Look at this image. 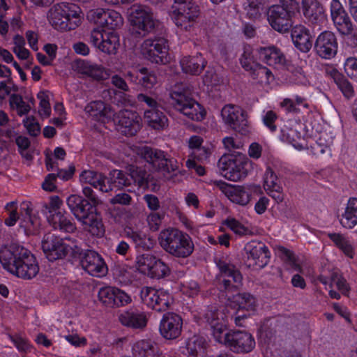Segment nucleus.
I'll use <instances>...</instances> for the list:
<instances>
[{
    "label": "nucleus",
    "instance_id": "obj_40",
    "mask_svg": "<svg viewBox=\"0 0 357 357\" xmlns=\"http://www.w3.org/2000/svg\"><path fill=\"white\" fill-rule=\"evenodd\" d=\"M119 319L123 325L135 328H143L147 322L144 313L133 310L123 311L119 314Z\"/></svg>",
    "mask_w": 357,
    "mask_h": 357
},
{
    "label": "nucleus",
    "instance_id": "obj_11",
    "mask_svg": "<svg viewBox=\"0 0 357 357\" xmlns=\"http://www.w3.org/2000/svg\"><path fill=\"white\" fill-rule=\"evenodd\" d=\"M199 13L198 6L192 0H174L171 17L178 27L187 31Z\"/></svg>",
    "mask_w": 357,
    "mask_h": 357
},
{
    "label": "nucleus",
    "instance_id": "obj_35",
    "mask_svg": "<svg viewBox=\"0 0 357 357\" xmlns=\"http://www.w3.org/2000/svg\"><path fill=\"white\" fill-rule=\"evenodd\" d=\"M315 49L322 58L331 59L335 56L337 51V43L335 35L330 31L321 33L317 39Z\"/></svg>",
    "mask_w": 357,
    "mask_h": 357
},
{
    "label": "nucleus",
    "instance_id": "obj_25",
    "mask_svg": "<svg viewBox=\"0 0 357 357\" xmlns=\"http://www.w3.org/2000/svg\"><path fill=\"white\" fill-rule=\"evenodd\" d=\"M247 260L250 266L261 268L269 261V252L267 247L260 242L251 241L245 246Z\"/></svg>",
    "mask_w": 357,
    "mask_h": 357
},
{
    "label": "nucleus",
    "instance_id": "obj_43",
    "mask_svg": "<svg viewBox=\"0 0 357 357\" xmlns=\"http://www.w3.org/2000/svg\"><path fill=\"white\" fill-rule=\"evenodd\" d=\"M132 351L139 357H165L162 352L149 340L136 342L132 346Z\"/></svg>",
    "mask_w": 357,
    "mask_h": 357
},
{
    "label": "nucleus",
    "instance_id": "obj_26",
    "mask_svg": "<svg viewBox=\"0 0 357 357\" xmlns=\"http://www.w3.org/2000/svg\"><path fill=\"white\" fill-rule=\"evenodd\" d=\"M231 306L236 309L235 323L241 326V319H243L252 314L256 310L255 298L250 294H238L233 296L231 301Z\"/></svg>",
    "mask_w": 357,
    "mask_h": 357
},
{
    "label": "nucleus",
    "instance_id": "obj_53",
    "mask_svg": "<svg viewBox=\"0 0 357 357\" xmlns=\"http://www.w3.org/2000/svg\"><path fill=\"white\" fill-rule=\"evenodd\" d=\"M9 105L10 108L15 110L20 116L28 114L31 109V105L26 102L22 96L17 94H13L10 97Z\"/></svg>",
    "mask_w": 357,
    "mask_h": 357
},
{
    "label": "nucleus",
    "instance_id": "obj_21",
    "mask_svg": "<svg viewBox=\"0 0 357 357\" xmlns=\"http://www.w3.org/2000/svg\"><path fill=\"white\" fill-rule=\"evenodd\" d=\"M302 125L296 120L286 121L280 129L279 139L291 144L297 151H304L307 148V140L301 134Z\"/></svg>",
    "mask_w": 357,
    "mask_h": 357
},
{
    "label": "nucleus",
    "instance_id": "obj_32",
    "mask_svg": "<svg viewBox=\"0 0 357 357\" xmlns=\"http://www.w3.org/2000/svg\"><path fill=\"white\" fill-rule=\"evenodd\" d=\"M73 69L78 74L96 80L106 79L109 75L102 66L92 63L88 60H76L73 64Z\"/></svg>",
    "mask_w": 357,
    "mask_h": 357
},
{
    "label": "nucleus",
    "instance_id": "obj_19",
    "mask_svg": "<svg viewBox=\"0 0 357 357\" xmlns=\"http://www.w3.org/2000/svg\"><path fill=\"white\" fill-rule=\"evenodd\" d=\"M62 204V201L58 196L51 197L47 216V220L56 229L65 232H73L75 230V226L66 216V213L61 209Z\"/></svg>",
    "mask_w": 357,
    "mask_h": 357
},
{
    "label": "nucleus",
    "instance_id": "obj_13",
    "mask_svg": "<svg viewBox=\"0 0 357 357\" xmlns=\"http://www.w3.org/2000/svg\"><path fill=\"white\" fill-rule=\"evenodd\" d=\"M171 98L174 108L186 118L195 121L204 119L206 115L205 109L192 98L178 91L172 92Z\"/></svg>",
    "mask_w": 357,
    "mask_h": 357
},
{
    "label": "nucleus",
    "instance_id": "obj_51",
    "mask_svg": "<svg viewBox=\"0 0 357 357\" xmlns=\"http://www.w3.org/2000/svg\"><path fill=\"white\" fill-rule=\"evenodd\" d=\"M278 252L286 261L287 266L289 269L293 271H301V263L291 251L284 247H280L278 249Z\"/></svg>",
    "mask_w": 357,
    "mask_h": 357
},
{
    "label": "nucleus",
    "instance_id": "obj_47",
    "mask_svg": "<svg viewBox=\"0 0 357 357\" xmlns=\"http://www.w3.org/2000/svg\"><path fill=\"white\" fill-rule=\"evenodd\" d=\"M252 78L263 86L269 85L274 79L271 71L265 66L256 65L254 70L250 72Z\"/></svg>",
    "mask_w": 357,
    "mask_h": 357
},
{
    "label": "nucleus",
    "instance_id": "obj_15",
    "mask_svg": "<svg viewBox=\"0 0 357 357\" xmlns=\"http://www.w3.org/2000/svg\"><path fill=\"white\" fill-rule=\"evenodd\" d=\"M135 266L139 272L151 278H162L170 273L169 266L162 259L150 253L138 255Z\"/></svg>",
    "mask_w": 357,
    "mask_h": 357
},
{
    "label": "nucleus",
    "instance_id": "obj_7",
    "mask_svg": "<svg viewBox=\"0 0 357 357\" xmlns=\"http://www.w3.org/2000/svg\"><path fill=\"white\" fill-rule=\"evenodd\" d=\"M220 166L225 172V176L233 181L245 178L253 169V162L241 153L222 157Z\"/></svg>",
    "mask_w": 357,
    "mask_h": 357
},
{
    "label": "nucleus",
    "instance_id": "obj_30",
    "mask_svg": "<svg viewBox=\"0 0 357 357\" xmlns=\"http://www.w3.org/2000/svg\"><path fill=\"white\" fill-rule=\"evenodd\" d=\"M114 121L118 123L119 130L124 135H134L140 128L141 118L135 112L131 110H122L116 117L114 116Z\"/></svg>",
    "mask_w": 357,
    "mask_h": 357
},
{
    "label": "nucleus",
    "instance_id": "obj_33",
    "mask_svg": "<svg viewBox=\"0 0 357 357\" xmlns=\"http://www.w3.org/2000/svg\"><path fill=\"white\" fill-rule=\"evenodd\" d=\"M263 188L276 202L284 200V194L280 179L273 170L267 167L263 176Z\"/></svg>",
    "mask_w": 357,
    "mask_h": 357
},
{
    "label": "nucleus",
    "instance_id": "obj_44",
    "mask_svg": "<svg viewBox=\"0 0 357 357\" xmlns=\"http://www.w3.org/2000/svg\"><path fill=\"white\" fill-rule=\"evenodd\" d=\"M181 352L185 357H203L204 342L199 337L190 338L185 346L181 348Z\"/></svg>",
    "mask_w": 357,
    "mask_h": 357
},
{
    "label": "nucleus",
    "instance_id": "obj_46",
    "mask_svg": "<svg viewBox=\"0 0 357 357\" xmlns=\"http://www.w3.org/2000/svg\"><path fill=\"white\" fill-rule=\"evenodd\" d=\"M304 15L312 21L321 18L324 15V9L316 0H303Z\"/></svg>",
    "mask_w": 357,
    "mask_h": 357
},
{
    "label": "nucleus",
    "instance_id": "obj_2",
    "mask_svg": "<svg viewBox=\"0 0 357 357\" xmlns=\"http://www.w3.org/2000/svg\"><path fill=\"white\" fill-rule=\"evenodd\" d=\"M91 201L92 203L81 196L71 195L66 202L69 209L85 231L93 236H102L105 230L101 216L95 206L97 202L94 197H91Z\"/></svg>",
    "mask_w": 357,
    "mask_h": 357
},
{
    "label": "nucleus",
    "instance_id": "obj_48",
    "mask_svg": "<svg viewBox=\"0 0 357 357\" xmlns=\"http://www.w3.org/2000/svg\"><path fill=\"white\" fill-rule=\"evenodd\" d=\"M336 290H338L342 294H347L349 288L346 280L340 275H335L330 284L329 294L331 298L339 299L340 294Z\"/></svg>",
    "mask_w": 357,
    "mask_h": 357
},
{
    "label": "nucleus",
    "instance_id": "obj_63",
    "mask_svg": "<svg viewBox=\"0 0 357 357\" xmlns=\"http://www.w3.org/2000/svg\"><path fill=\"white\" fill-rule=\"evenodd\" d=\"M247 14L251 17L256 18L260 15L261 3L259 0H248L245 6Z\"/></svg>",
    "mask_w": 357,
    "mask_h": 357
},
{
    "label": "nucleus",
    "instance_id": "obj_59",
    "mask_svg": "<svg viewBox=\"0 0 357 357\" xmlns=\"http://www.w3.org/2000/svg\"><path fill=\"white\" fill-rule=\"evenodd\" d=\"M344 69L347 75L357 82V58H347L344 63Z\"/></svg>",
    "mask_w": 357,
    "mask_h": 357
},
{
    "label": "nucleus",
    "instance_id": "obj_28",
    "mask_svg": "<svg viewBox=\"0 0 357 357\" xmlns=\"http://www.w3.org/2000/svg\"><path fill=\"white\" fill-rule=\"evenodd\" d=\"M85 114L91 121L98 123H106L114 120L115 113L112 107L100 100L92 101L84 108Z\"/></svg>",
    "mask_w": 357,
    "mask_h": 357
},
{
    "label": "nucleus",
    "instance_id": "obj_6",
    "mask_svg": "<svg viewBox=\"0 0 357 357\" xmlns=\"http://www.w3.org/2000/svg\"><path fill=\"white\" fill-rule=\"evenodd\" d=\"M137 153L152 165L158 178H169L172 173L178 169L177 162L169 158L162 151L153 150L147 146L139 147Z\"/></svg>",
    "mask_w": 357,
    "mask_h": 357
},
{
    "label": "nucleus",
    "instance_id": "obj_5",
    "mask_svg": "<svg viewBox=\"0 0 357 357\" xmlns=\"http://www.w3.org/2000/svg\"><path fill=\"white\" fill-rule=\"evenodd\" d=\"M48 20L56 29H73L81 23L80 9L74 4H56L49 10Z\"/></svg>",
    "mask_w": 357,
    "mask_h": 357
},
{
    "label": "nucleus",
    "instance_id": "obj_57",
    "mask_svg": "<svg viewBox=\"0 0 357 357\" xmlns=\"http://www.w3.org/2000/svg\"><path fill=\"white\" fill-rule=\"evenodd\" d=\"M107 10H105L103 8H93L90 10L87 13V19L94 24H96L99 26H100V29H102V24L105 21V17L106 15Z\"/></svg>",
    "mask_w": 357,
    "mask_h": 357
},
{
    "label": "nucleus",
    "instance_id": "obj_36",
    "mask_svg": "<svg viewBox=\"0 0 357 357\" xmlns=\"http://www.w3.org/2000/svg\"><path fill=\"white\" fill-rule=\"evenodd\" d=\"M291 38L296 47L303 52H307L312 46V36L303 25H296L293 28Z\"/></svg>",
    "mask_w": 357,
    "mask_h": 357
},
{
    "label": "nucleus",
    "instance_id": "obj_58",
    "mask_svg": "<svg viewBox=\"0 0 357 357\" xmlns=\"http://www.w3.org/2000/svg\"><path fill=\"white\" fill-rule=\"evenodd\" d=\"M331 140H326L325 137H320L317 142H315V145L318 146L319 150L315 149V146H311V149L309 150V154L318 156L321 155L328 151H330L331 146Z\"/></svg>",
    "mask_w": 357,
    "mask_h": 357
},
{
    "label": "nucleus",
    "instance_id": "obj_23",
    "mask_svg": "<svg viewBox=\"0 0 357 357\" xmlns=\"http://www.w3.org/2000/svg\"><path fill=\"white\" fill-rule=\"evenodd\" d=\"M80 265L86 272L94 277H102L107 273V266L103 258L93 250L81 254Z\"/></svg>",
    "mask_w": 357,
    "mask_h": 357
},
{
    "label": "nucleus",
    "instance_id": "obj_34",
    "mask_svg": "<svg viewBox=\"0 0 357 357\" xmlns=\"http://www.w3.org/2000/svg\"><path fill=\"white\" fill-rule=\"evenodd\" d=\"M331 15L335 26L340 33L349 34L351 32L352 23L338 0L331 1Z\"/></svg>",
    "mask_w": 357,
    "mask_h": 357
},
{
    "label": "nucleus",
    "instance_id": "obj_3",
    "mask_svg": "<svg viewBox=\"0 0 357 357\" xmlns=\"http://www.w3.org/2000/svg\"><path fill=\"white\" fill-rule=\"evenodd\" d=\"M158 241L166 252L176 258L185 259L194 251L195 246L191 237L176 229L167 228L161 230Z\"/></svg>",
    "mask_w": 357,
    "mask_h": 357
},
{
    "label": "nucleus",
    "instance_id": "obj_50",
    "mask_svg": "<svg viewBox=\"0 0 357 357\" xmlns=\"http://www.w3.org/2000/svg\"><path fill=\"white\" fill-rule=\"evenodd\" d=\"M123 23V20L119 13L114 10H107L105 21L101 29L113 31Z\"/></svg>",
    "mask_w": 357,
    "mask_h": 357
},
{
    "label": "nucleus",
    "instance_id": "obj_16",
    "mask_svg": "<svg viewBox=\"0 0 357 357\" xmlns=\"http://www.w3.org/2000/svg\"><path fill=\"white\" fill-rule=\"evenodd\" d=\"M90 42L99 51L109 55L116 54L120 45L119 37L114 31L100 27L91 31Z\"/></svg>",
    "mask_w": 357,
    "mask_h": 357
},
{
    "label": "nucleus",
    "instance_id": "obj_54",
    "mask_svg": "<svg viewBox=\"0 0 357 357\" xmlns=\"http://www.w3.org/2000/svg\"><path fill=\"white\" fill-rule=\"evenodd\" d=\"M112 299L114 300L112 307H118L128 305L132 302L131 296L124 291L110 286Z\"/></svg>",
    "mask_w": 357,
    "mask_h": 357
},
{
    "label": "nucleus",
    "instance_id": "obj_17",
    "mask_svg": "<svg viewBox=\"0 0 357 357\" xmlns=\"http://www.w3.org/2000/svg\"><path fill=\"white\" fill-rule=\"evenodd\" d=\"M73 243L70 239L61 238L54 234L45 235L42 241V248L47 258L54 261L64 257L73 250Z\"/></svg>",
    "mask_w": 357,
    "mask_h": 357
},
{
    "label": "nucleus",
    "instance_id": "obj_38",
    "mask_svg": "<svg viewBox=\"0 0 357 357\" xmlns=\"http://www.w3.org/2000/svg\"><path fill=\"white\" fill-rule=\"evenodd\" d=\"M341 225L347 229H352L357 225V198H350L340 220Z\"/></svg>",
    "mask_w": 357,
    "mask_h": 357
},
{
    "label": "nucleus",
    "instance_id": "obj_39",
    "mask_svg": "<svg viewBox=\"0 0 357 357\" xmlns=\"http://www.w3.org/2000/svg\"><path fill=\"white\" fill-rule=\"evenodd\" d=\"M258 53L259 59L269 66H278L285 63L284 56L275 47L260 48Z\"/></svg>",
    "mask_w": 357,
    "mask_h": 357
},
{
    "label": "nucleus",
    "instance_id": "obj_18",
    "mask_svg": "<svg viewBox=\"0 0 357 357\" xmlns=\"http://www.w3.org/2000/svg\"><path fill=\"white\" fill-rule=\"evenodd\" d=\"M140 297L146 305L158 312L166 310L173 302L168 291L151 287H144Z\"/></svg>",
    "mask_w": 357,
    "mask_h": 357
},
{
    "label": "nucleus",
    "instance_id": "obj_9",
    "mask_svg": "<svg viewBox=\"0 0 357 357\" xmlns=\"http://www.w3.org/2000/svg\"><path fill=\"white\" fill-rule=\"evenodd\" d=\"M221 122L227 128L241 135L250 132V127L245 111L240 106L227 104L220 110Z\"/></svg>",
    "mask_w": 357,
    "mask_h": 357
},
{
    "label": "nucleus",
    "instance_id": "obj_31",
    "mask_svg": "<svg viewBox=\"0 0 357 357\" xmlns=\"http://www.w3.org/2000/svg\"><path fill=\"white\" fill-rule=\"evenodd\" d=\"M271 26L279 32L287 31L290 26L291 13L281 5L271 6L267 12Z\"/></svg>",
    "mask_w": 357,
    "mask_h": 357
},
{
    "label": "nucleus",
    "instance_id": "obj_62",
    "mask_svg": "<svg viewBox=\"0 0 357 357\" xmlns=\"http://www.w3.org/2000/svg\"><path fill=\"white\" fill-rule=\"evenodd\" d=\"M112 294L110 293V286L101 287L98 292V298L99 301L105 306L112 307L114 300L112 299Z\"/></svg>",
    "mask_w": 357,
    "mask_h": 357
},
{
    "label": "nucleus",
    "instance_id": "obj_45",
    "mask_svg": "<svg viewBox=\"0 0 357 357\" xmlns=\"http://www.w3.org/2000/svg\"><path fill=\"white\" fill-rule=\"evenodd\" d=\"M330 239L334 244L349 259H354L355 257V248L350 241L340 234H330Z\"/></svg>",
    "mask_w": 357,
    "mask_h": 357
},
{
    "label": "nucleus",
    "instance_id": "obj_8",
    "mask_svg": "<svg viewBox=\"0 0 357 357\" xmlns=\"http://www.w3.org/2000/svg\"><path fill=\"white\" fill-rule=\"evenodd\" d=\"M149 176L146 172L134 167L129 168V175H126L121 170L114 169L109 172V177L106 178V185L111 188L109 190H112L115 188H122L128 186L133 181L138 186L146 188Z\"/></svg>",
    "mask_w": 357,
    "mask_h": 357
},
{
    "label": "nucleus",
    "instance_id": "obj_4",
    "mask_svg": "<svg viewBox=\"0 0 357 357\" xmlns=\"http://www.w3.org/2000/svg\"><path fill=\"white\" fill-rule=\"evenodd\" d=\"M5 210L8 215L5 220L6 225H15L20 220V216H22L20 226L24 229L26 234H34L38 230L40 225V220L36 216H31L32 207L29 202H23L18 205L16 202H10L6 204Z\"/></svg>",
    "mask_w": 357,
    "mask_h": 357
},
{
    "label": "nucleus",
    "instance_id": "obj_37",
    "mask_svg": "<svg viewBox=\"0 0 357 357\" xmlns=\"http://www.w3.org/2000/svg\"><path fill=\"white\" fill-rule=\"evenodd\" d=\"M220 271V280H222L226 289L230 287H238L242 281V275L240 272L231 264H220L219 265Z\"/></svg>",
    "mask_w": 357,
    "mask_h": 357
},
{
    "label": "nucleus",
    "instance_id": "obj_41",
    "mask_svg": "<svg viewBox=\"0 0 357 357\" xmlns=\"http://www.w3.org/2000/svg\"><path fill=\"white\" fill-rule=\"evenodd\" d=\"M81 183H89L102 192H108L111 189L106 185V177L100 173L91 170H84L79 176Z\"/></svg>",
    "mask_w": 357,
    "mask_h": 357
},
{
    "label": "nucleus",
    "instance_id": "obj_42",
    "mask_svg": "<svg viewBox=\"0 0 357 357\" xmlns=\"http://www.w3.org/2000/svg\"><path fill=\"white\" fill-rule=\"evenodd\" d=\"M181 66L185 73L199 74L206 66V61L201 54L194 56H184L181 60Z\"/></svg>",
    "mask_w": 357,
    "mask_h": 357
},
{
    "label": "nucleus",
    "instance_id": "obj_22",
    "mask_svg": "<svg viewBox=\"0 0 357 357\" xmlns=\"http://www.w3.org/2000/svg\"><path fill=\"white\" fill-rule=\"evenodd\" d=\"M227 315L220 310H209L206 314L207 322L210 324L212 335L216 342L227 345L230 332H227L225 319Z\"/></svg>",
    "mask_w": 357,
    "mask_h": 357
},
{
    "label": "nucleus",
    "instance_id": "obj_27",
    "mask_svg": "<svg viewBox=\"0 0 357 357\" xmlns=\"http://www.w3.org/2000/svg\"><path fill=\"white\" fill-rule=\"evenodd\" d=\"M139 101L144 102L151 108L144 112V119L147 123L154 129H163L167 126V119L163 113L157 108L155 100L144 94H139Z\"/></svg>",
    "mask_w": 357,
    "mask_h": 357
},
{
    "label": "nucleus",
    "instance_id": "obj_24",
    "mask_svg": "<svg viewBox=\"0 0 357 357\" xmlns=\"http://www.w3.org/2000/svg\"><path fill=\"white\" fill-rule=\"evenodd\" d=\"M183 319L174 312L165 313L160 320L159 331L165 340H172L178 338L182 332Z\"/></svg>",
    "mask_w": 357,
    "mask_h": 357
},
{
    "label": "nucleus",
    "instance_id": "obj_56",
    "mask_svg": "<svg viewBox=\"0 0 357 357\" xmlns=\"http://www.w3.org/2000/svg\"><path fill=\"white\" fill-rule=\"evenodd\" d=\"M139 82L146 89H151L158 82V79L154 73L149 72L145 68H142L138 71Z\"/></svg>",
    "mask_w": 357,
    "mask_h": 357
},
{
    "label": "nucleus",
    "instance_id": "obj_55",
    "mask_svg": "<svg viewBox=\"0 0 357 357\" xmlns=\"http://www.w3.org/2000/svg\"><path fill=\"white\" fill-rule=\"evenodd\" d=\"M223 225H226L235 234L238 236H245L251 234L248 227L234 218L226 219L223 222Z\"/></svg>",
    "mask_w": 357,
    "mask_h": 357
},
{
    "label": "nucleus",
    "instance_id": "obj_20",
    "mask_svg": "<svg viewBox=\"0 0 357 357\" xmlns=\"http://www.w3.org/2000/svg\"><path fill=\"white\" fill-rule=\"evenodd\" d=\"M141 52L153 63L165 64L169 61L168 47L164 38L144 40Z\"/></svg>",
    "mask_w": 357,
    "mask_h": 357
},
{
    "label": "nucleus",
    "instance_id": "obj_61",
    "mask_svg": "<svg viewBox=\"0 0 357 357\" xmlns=\"http://www.w3.org/2000/svg\"><path fill=\"white\" fill-rule=\"evenodd\" d=\"M63 337L75 347H84L87 344V340L84 336L79 335L77 332L69 333Z\"/></svg>",
    "mask_w": 357,
    "mask_h": 357
},
{
    "label": "nucleus",
    "instance_id": "obj_12",
    "mask_svg": "<svg viewBox=\"0 0 357 357\" xmlns=\"http://www.w3.org/2000/svg\"><path fill=\"white\" fill-rule=\"evenodd\" d=\"M199 13L198 6L192 0H174L171 17L178 27L187 31Z\"/></svg>",
    "mask_w": 357,
    "mask_h": 357
},
{
    "label": "nucleus",
    "instance_id": "obj_49",
    "mask_svg": "<svg viewBox=\"0 0 357 357\" xmlns=\"http://www.w3.org/2000/svg\"><path fill=\"white\" fill-rule=\"evenodd\" d=\"M126 235L132 240L137 247L149 250L154 245L153 238L142 232L129 230L126 231Z\"/></svg>",
    "mask_w": 357,
    "mask_h": 357
},
{
    "label": "nucleus",
    "instance_id": "obj_60",
    "mask_svg": "<svg viewBox=\"0 0 357 357\" xmlns=\"http://www.w3.org/2000/svg\"><path fill=\"white\" fill-rule=\"evenodd\" d=\"M22 123L29 135L37 136L40 132V126L35 117L26 116L23 119Z\"/></svg>",
    "mask_w": 357,
    "mask_h": 357
},
{
    "label": "nucleus",
    "instance_id": "obj_1",
    "mask_svg": "<svg viewBox=\"0 0 357 357\" xmlns=\"http://www.w3.org/2000/svg\"><path fill=\"white\" fill-rule=\"evenodd\" d=\"M0 262L9 273L24 280L35 278L40 271L35 256L23 248H2Z\"/></svg>",
    "mask_w": 357,
    "mask_h": 357
},
{
    "label": "nucleus",
    "instance_id": "obj_14",
    "mask_svg": "<svg viewBox=\"0 0 357 357\" xmlns=\"http://www.w3.org/2000/svg\"><path fill=\"white\" fill-rule=\"evenodd\" d=\"M128 21L132 31L144 36L155 26L153 15L145 6L134 4L128 10Z\"/></svg>",
    "mask_w": 357,
    "mask_h": 357
},
{
    "label": "nucleus",
    "instance_id": "obj_64",
    "mask_svg": "<svg viewBox=\"0 0 357 357\" xmlns=\"http://www.w3.org/2000/svg\"><path fill=\"white\" fill-rule=\"evenodd\" d=\"M278 116L277 114L271 110L267 111L262 116V121L264 124L269 128L271 132H274L276 130V127L274 125Z\"/></svg>",
    "mask_w": 357,
    "mask_h": 357
},
{
    "label": "nucleus",
    "instance_id": "obj_10",
    "mask_svg": "<svg viewBox=\"0 0 357 357\" xmlns=\"http://www.w3.org/2000/svg\"><path fill=\"white\" fill-rule=\"evenodd\" d=\"M215 186L233 204L247 206L252 199V192L259 186L252 185H232L222 181L213 182Z\"/></svg>",
    "mask_w": 357,
    "mask_h": 357
},
{
    "label": "nucleus",
    "instance_id": "obj_29",
    "mask_svg": "<svg viewBox=\"0 0 357 357\" xmlns=\"http://www.w3.org/2000/svg\"><path fill=\"white\" fill-rule=\"evenodd\" d=\"M227 345L231 351L236 353H248L255 347L254 337L246 331H231L229 335Z\"/></svg>",
    "mask_w": 357,
    "mask_h": 357
},
{
    "label": "nucleus",
    "instance_id": "obj_52",
    "mask_svg": "<svg viewBox=\"0 0 357 357\" xmlns=\"http://www.w3.org/2000/svg\"><path fill=\"white\" fill-rule=\"evenodd\" d=\"M51 96L50 92L47 91H41L37 95L39 100L38 114L43 119L48 118L51 114L52 109L50 103Z\"/></svg>",
    "mask_w": 357,
    "mask_h": 357
}]
</instances>
